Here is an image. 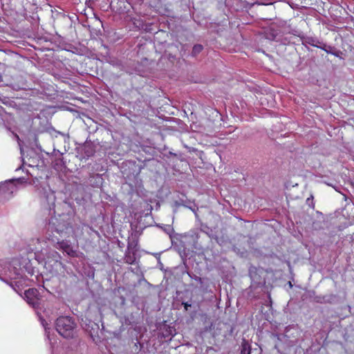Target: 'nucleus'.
<instances>
[{
    "label": "nucleus",
    "mask_w": 354,
    "mask_h": 354,
    "mask_svg": "<svg viewBox=\"0 0 354 354\" xmlns=\"http://www.w3.org/2000/svg\"><path fill=\"white\" fill-rule=\"evenodd\" d=\"M55 328L57 333L64 338L73 337L76 333V324L71 317L68 316L58 317Z\"/></svg>",
    "instance_id": "nucleus-1"
},
{
    "label": "nucleus",
    "mask_w": 354,
    "mask_h": 354,
    "mask_svg": "<svg viewBox=\"0 0 354 354\" xmlns=\"http://www.w3.org/2000/svg\"><path fill=\"white\" fill-rule=\"evenodd\" d=\"M15 262L6 263L0 261V279L7 283L8 280H17L21 277V269L15 266Z\"/></svg>",
    "instance_id": "nucleus-2"
},
{
    "label": "nucleus",
    "mask_w": 354,
    "mask_h": 354,
    "mask_svg": "<svg viewBox=\"0 0 354 354\" xmlns=\"http://www.w3.org/2000/svg\"><path fill=\"white\" fill-rule=\"evenodd\" d=\"M48 228L59 234H63L68 229V223L61 218L53 217L48 223Z\"/></svg>",
    "instance_id": "nucleus-3"
},
{
    "label": "nucleus",
    "mask_w": 354,
    "mask_h": 354,
    "mask_svg": "<svg viewBox=\"0 0 354 354\" xmlns=\"http://www.w3.org/2000/svg\"><path fill=\"white\" fill-rule=\"evenodd\" d=\"M24 299L27 303L36 308L39 306L40 303V298L39 297L38 290L35 288H29L24 292Z\"/></svg>",
    "instance_id": "nucleus-4"
},
{
    "label": "nucleus",
    "mask_w": 354,
    "mask_h": 354,
    "mask_svg": "<svg viewBox=\"0 0 354 354\" xmlns=\"http://www.w3.org/2000/svg\"><path fill=\"white\" fill-rule=\"evenodd\" d=\"M60 248L66 252L68 256L72 257H78V252L74 250L73 248L68 243L62 241L59 243Z\"/></svg>",
    "instance_id": "nucleus-5"
},
{
    "label": "nucleus",
    "mask_w": 354,
    "mask_h": 354,
    "mask_svg": "<svg viewBox=\"0 0 354 354\" xmlns=\"http://www.w3.org/2000/svg\"><path fill=\"white\" fill-rule=\"evenodd\" d=\"M1 189L5 194H12L16 192L17 187L13 180H8L1 185Z\"/></svg>",
    "instance_id": "nucleus-6"
},
{
    "label": "nucleus",
    "mask_w": 354,
    "mask_h": 354,
    "mask_svg": "<svg viewBox=\"0 0 354 354\" xmlns=\"http://www.w3.org/2000/svg\"><path fill=\"white\" fill-rule=\"evenodd\" d=\"M241 354H250V346L248 343L243 342Z\"/></svg>",
    "instance_id": "nucleus-7"
},
{
    "label": "nucleus",
    "mask_w": 354,
    "mask_h": 354,
    "mask_svg": "<svg viewBox=\"0 0 354 354\" xmlns=\"http://www.w3.org/2000/svg\"><path fill=\"white\" fill-rule=\"evenodd\" d=\"M203 50V46L202 45H200V44H196L195 45L194 47H193V49H192V55L194 56H196L198 54H199Z\"/></svg>",
    "instance_id": "nucleus-8"
},
{
    "label": "nucleus",
    "mask_w": 354,
    "mask_h": 354,
    "mask_svg": "<svg viewBox=\"0 0 354 354\" xmlns=\"http://www.w3.org/2000/svg\"><path fill=\"white\" fill-rule=\"evenodd\" d=\"M54 266L55 267L56 270H57L59 268H61L62 266V264L61 262H59L58 261H55Z\"/></svg>",
    "instance_id": "nucleus-9"
},
{
    "label": "nucleus",
    "mask_w": 354,
    "mask_h": 354,
    "mask_svg": "<svg viewBox=\"0 0 354 354\" xmlns=\"http://www.w3.org/2000/svg\"><path fill=\"white\" fill-rule=\"evenodd\" d=\"M15 286H19V285H22V281L21 280L16 281H15Z\"/></svg>",
    "instance_id": "nucleus-10"
},
{
    "label": "nucleus",
    "mask_w": 354,
    "mask_h": 354,
    "mask_svg": "<svg viewBox=\"0 0 354 354\" xmlns=\"http://www.w3.org/2000/svg\"><path fill=\"white\" fill-rule=\"evenodd\" d=\"M41 324H42V325H43V326H44V328H45L46 333H48L47 328H46V323L44 322V320H43V321H41Z\"/></svg>",
    "instance_id": "nucleus-11"
},
{
    "label": "nucleus",
    "mask_w": 354,
    "mask_h": 354,
    "mask_svg": "<svg viewBox=\"0 0 354 354\" xmlns=\"http://www.w3.org/2000/svg\"><path fill=\"white\" fill-rule=\"evenodd\" d=\"M9 284H10V286L11 287H12V288H13L16 292H17V290H16V288H15V286H14V284L12 283V282H10Z\"/></svg>",
    "instance_id": "nucleus-12"
}]
</instances>
